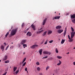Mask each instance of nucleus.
Here are the masks:
<instances>
[{"mask_svg": "<svg viewBox=\"0 0 75 75\" xmlns=\"http://www.w3.org/2000/svg\"><path fill=\"white\" fill-rule=\"evenodd\" d=\"M18 30V28H16L14 29L13 30H12L11 33V35L10 37H11V36L14 35L15 34H16V33H17Z\"/></svg>", "mask_w": 75, "mask_h": 75, "instance_id": "1", "label": "nucleus"}, {"mask_svg": "<svg viewBox=\"0 0 75 75\" xmlns=\"http://www.w3.org/2000/svg\"><path fill=\"white\" fill-rule=\"evenodd\" d=\"M71 29L72 31V32L71 33V38H72L74 37V35H75V32H74V29L72 27H71Z\"/></svg>", "mask_w": 75, "mask_h": 75, "instance_id": "2", "label": "nucleus"}, {"mask_svg": "<svg viewBox=\"0 0 75 75\" xmlns=\"http://www.w3.org/2000/svg\"><path fill=\"white\" fill-rule=\"evenodd\" d=\"M44 54H48V55H51V52H48L47 51H44L43 52Z\"/></svg>", "mask_w": 75, "mask_h": 75, "instance_id": "3", "label": "nucleus"}, {"mask_svg": "<svg viewBox=\"0 0 75 75\" xmlns=\"http://www.w3.org/2000/svg\"><path fill=\"white\" fill-rule=\"evenodd\" d=\"M60 17H61V16H56L55 17H53L52 18V20H54V19H55V20H56V19H59V18H60Z\"/></svg>", "mask_w": 75, "mask_h": 75, "instance_id": "4", "label": "nucleus"}, {"mask_svg": "<svg viewBox=\"0 0 75 75\" xmlns=\"http://www.w3.org/2000/svg\"><path fill=\"white\" fill-rule=\"evenodd\" d=\"M26 35L27 36H28V35L29 37H30V36H31V35H32V34H31V33L30 32H28L27 33Z\"/></svg>", "mask_w": 75, "mask_h": 75, "instance_id": "5", "label": "nucleus"}, {"mask_svg": "<svg viewBox=\"0 0 75 75\" xmlns=\"http://www.w3.org/2000/svg\"><path fill=\"white\" fill-rule=\"evenodd\" d=\"M38 47V45H33L32 46H30V47L31 48L34 49L35 48V47Z\"/></svg>", "mask_w": 75, "mask_h": 75, "instance_id": "6", "label": "nucleus"}, {"mask_svg": "<svg viewBox=\"0 0 75 75\" xmlns=\"http://www.w3.org/2000/svg\"><path fill=\"white\" fill-rule=\"evenodd\" d=\"M26 42V40H23L21 41V44H22V45H23L24 44H25V43Z\"/></svg>", "mask_w": 75, "mask_h": 75, "instance_id": "7", "label": "nucleus"}, {"mask_svg": "<svg viewBox=\"0 0 75 75\" xmlns=\"http://www.w3.org/2000/svg\"><path fill=\"white\" fill-rule=\"evenodd\" d=\"M62 27V26H61L58 25L56 27V29H57V30H59Z\"/></svg>", "mask_w": 75, "mask_h": 75, "instance_id": "8", "label": "nucleus"}, {"mask_svg": "<svg viewBox=\"0 0 75 75\" xmlns=\"http://www.w3.org/2000/svg\"><path fill=\"white\" fill-rule=\"evenodd\" d=\"M31 27H32L33 30H34V31H35V30H36V29H35V25H34L33 24H32L31 25Z\"/></svg>", "mask_w": 75, "mask_h": 75, "instance_id": "9", "label": "nucleus"}, {"mask_svg": "<svg viewBox=\"0 0 75 75\" xmlns=\"http://www.w3.org/2000/svg\"><path fill=\"white\" fill-rule=\"evenodd\" d=\"M47 21V18H45V19H44L42 23V25H45V23H46V21Z\"/></svg>", "mask_w": 75, "mask_h": 75, "instance_id": "10", "label": "nucleus"}, {"mask_svg": "<svg viewBox=\"0 0 75 75\" xmlns=\"http://www.w3.org/2000/svg\"><path fill=\"white\" fill-rule=\"evenodd\" d=\"M57 32L59 34H61L62 32H63V30H57Z\"/></svg>", "mask_w": 75, "mask_h": 75, "instance_id": "11", "label": "nucleus"}, {"mask_svg": "<svg viewBox=\"0 0 75 75\" xmlns=\"http://www.w3.org/2000/svg\"><path fill=\"white\" fill-rule=\"evenodd\" d=\"M68 37L69 40H70L69 41V42H71V41H73V40L72 39V38H70V37L69 36V35H68Z\"/></svg>", "mask_w": 75, "mask_h": 75, "instance_id": "12", "label": "nucleus"}, {"mask_svg": "<svg viewBox=\"0 0 75 75\" xmlns=\"http://www.w3.org/2000/svg\"><path fill=\"white\" fill-rule=\"evenodd\" d=\"M71 18H75V14H74L73 15H72V14L71 15Z\"/></svg>", "mask_w": 75, "mask_h": 75, "instance_id": "13", "label": "nucleus"}, {"mask_svg": "<svg viewBox=\"0 0 75 75\" xmlns=\"http://www.w3.org/2000/svg\"><path fill=\"white\" fill-rule=\"evenodd\" d=\"M43 31H44L43 30H42L40 31H38L37 32L36 34H40V33H42V32H43Z\"/></svg>", "mask_w": 75, "mask_h": 75, "instance_id": "14", "label": "nucleus"}, {"mask_svg": "<svg viewBox=\"0 0 75 75\" xmlns=\"http://www.w3.org/2000/svg\"><path fill=\"white\" fill-rule=\"evenodd\" d=\"M10 33V31H8L7 33L5 35V38H7V36L9 35V33Z\"/></svg>", "mask_w": 75, "mask_h": 75, "instance_id": "15", "label": "nucleus"}, {"mask_svg": "<svg viewBox=\"0 0 75 75\" xmlns=\"http://www.w3.org/2000/svg\"><path fill=\"white\" fill-rule=\"evenodd\" d=\"M42 49H40L39 51V52L40 53V55L42 54Z\"/></svg>", "mask_w": 75, "mask_h": 75, "instance_id": "16", "label": "nucleus"}, {"mask_svg": "<svg viewBox=\"0 0 75 75\" xmlns=\"http://www.w3.org/2000/svg\"><path fill=\"white\" fill-rule=\"evenodd\" d=\"M4 47L3 45H1V49L2 50V51H4Z\"/></svg>", "mask_w": 75, "mask_h": 75, "instance_id": "17", "label": "nucleus"}, {"mask_svg": "<svg viewBox=\"0 0 75 75\" xmlns=\"http://www.w3.org/2000/svg\"><path fill=\"white\" fill-rule=\"evenodd\" d=\"M7 55H6L5 56L4 58L3 59V60H5V61H6V60H7Z\"/></svg>", "mask_w": 75, "mask_h": 75, "instance_id": "18", "label": "nucleus"}, {"mask_svg": "<svg viewBox=\"0 0 75 75\" xmlns=\"http://www.w3.org/2000/svg\"><path fill=\"white\" fill-rule=\"evenodd\" d=\"M66 32H67V28H66V30L64 31V37H65V35L66 34Z\"/></svg>", "mask_w": 75, "mask_h": 75, "instance_id": "19", "label": "nucleus"}, {"mask_svg": "<svg viewBox=\"0 0 75 75\" xmlns=\"http://www.w3.org/2000/svg\"><path fill=\"white\" fill-rule=\"evenodd\" d=\"M65 40H64V39H62L61 42V44H63L64 43V42H65Z\"/></svg>", "mask_w": 75, "mask_h": 75, "instance_id": "20", "label": "nucleus"}, {"mask_svg": "<svg viewBox=\"0 0 75 75\" xmlns=\"http://www.w3.org/2000/svg\"><path fill=\"white\" fill-rule=\"evenodd\" d=\"M14 72H15L17 70V67H14L13 68Z\"/></svg>", "mask_w": 75, "mask_h": 75, "instance_id": "21", "label": "nucleus"}, {"mask_svg": "<svg viewBox=\"0 0 75 75\" xmlns=\"http://www.w3.org/2000/svg\"><path fill=\"white\" fill-rule=\"evenodd\" d=\"M59 63H58L57 64V65H58V66L60 65L61 64V63H62L61 61L59 60Z\"/></svg>", "mask_w": 75, "mask_h": 75, "instance_id": "22", "label": "nucleus"}, {"mask_svg": "<svg viewBox=\"0 0 75 75\" xmlns=\"http://www.w3.org/2000/svg\"><path fill=\"white\" fill-rule=\"evenodd\" d=\"M52 33V31H51V30L49 31L48 32V35H50V34H51V33Z\"/></svg>", "mask_w": 75, "mask_h": 75, "instance_id": "23", "label": "nucleus"}, {"mask_svg": "<svg viewBox=\"0 0 75 75\" xmlns=\"http://www.w3.org/2000/svg\"><path fill=\"white\" fill-rule=\"evenodd\" d=\"M47 33V31L45 32L42 34V36H44V35H45Z\"/></svg>", "mask_w": 75, "mask_h": 75, "instance_id": "24", "label": "nucleus"}, {"mask_svg": "<svg viewBox=\"0 0 75 75\" xmlns=\"http://www.w3.org/2000/svg\"><path fill=\"white\" fill-rule=\"evenodd\" d=\"M25 60H26V58H25L23 60V61L22 64H23L24 62L25 61Z\"/></svg>", "mask_w": 75, "mask_h": 75, "instance_id": "25", "label": "nucleus"}, {"mask_svg": "<svg viewBox=\"0 0 75 75\" xmlns=\"http://www.w3.org/2000/svg\"><path fill=\"white\" fill-rule=\"evenodd\" d=\"M23 47L24 48H25V47H27V45L26 44H23Z\"/></svg>", "mask_w": 75, "mask_h": 75, "instance_id": "26", "label": "nucleus"}, {"mask_svg": "<svg viewBox=\"0 0 75 75\" xmlns=\"http://www.w3.org/2000/svg\"><path fill=\"white\" fill-rule=\"evenodd\" d=\"M57 58H58L59 59H61V58H62V57L57 56Z\"/></svg>", "mask_w": 75, "mask_h": 75, "instance_id": "27", "label": "nucleus"}, {"mask_svg": "<svg viewBox=\"0 0 75 75\" xmlns=\"http://www.w3.org/2000/svg\"><path fill=\"white\" fill-rule=\"evenodd\" d=\"M72 21L73 23H75V19L72 20Z\"/></svg>", "mask_w": 75, "mask_h": 75, "instance_id": "28", "label": "nucleus"}, {"mask_svg": "<svg viewBox=\"0 0 75 75\" xmlns=\"http://www.w3.org/2000/svg\"><path fill=\"white\" fill-rule=\"evenodd\" d=\"M37 70L38 71H40V69L39 67H38L37 68Z\"/></svg>", "mask_w": 75, "mask_h": 75, "instance_id": "29", "label": "nucleus"}, {"mask_svg": "<svg viewBox=\"0 0 75 75\" xmlns=\"http://www.w3.org/2000/svg\"><path fill=\"white\" fill-rule=\"evenodd\" d=\"M25 64H26V62H25L22 65V66L24 67V66H25Z\"/></svg>", "mask_w": 75, "mask_h": 75, "instance_id": "30", "label": "nucleus"}, {"mask_svg": "<svg viewBox=\"0 0 75 75\" xmlns=\"http://www.w3.org/2000/svg\"><path fill=\"white\" fill-rule=\"evenodd\" d=\"M55 51L56 53H58V49H57V48L56 49Z\"/></svg>", "mask_w": 75, "mask_h": 75, "instance_id": "31", "label": "nucleus"}, {"mask_svg": "<svg viewBox=\"0 0 75 75\" xmlns=\"http://www.w3.org/2000/svg\"><path fill=\"white\" fill-rule=\"evenodd\" d=\"M9 62V61L7 60L5 62V63L7 64V63H8Z\"/></svg>", "mask_w": 75, "mask_h": 75, "instance_id": "32", "label": "nucleus"}, {"mask_svg": "<svg viewBox=\"0 0 75 75\" xmlns=\"http://www.w3.org/2000/svg\"><path fill=\"white\" fill-rule=\"evenodd\" d=\"M49 68H50V67L47 66L46 68V71H47V70H48V69H49Z\"/></svg>", "mask_w": 75, "mask_h": 75, "instance_id": "33", "label": "nucleus"}, {"mask_svg": "<svg viewBox=\"0 0 75 75\" xmlns=\"http://www.w3.org/2000/svg\"><path fill=\"white\" fill-rule=\"evenodd\" d=\"M36 64L37 65H40V63H39L38 62L37 63H36Z\"/></svg>", "mask_w": 75, "mask_h": 75, "instance_id": "34", "label": "nucleus"}, {"mask_svg": "<svg viewBox=\"0 0 75 75\" xmlns=\"http://www.w3.org/2000/svg\"><path fill=\"white\" fill-rule=\"evenodd\" d=\"M48 58V57L46 56L45 57H43L42 58V59H45V58Z\"/></svg>", "mask_w": 75, "mask_h": 75, "instance_id": "35", "label": "nucleus"}, {"mask_svg": "<svg viewBox=\"0 0 75 75\" xmlns=\"http://www.w3.org/2000/svg\"><path fill=\"white\" fill-rule=\"evenodd\" d=\"M18 72H19V70H16V74H17V73H18Z\"/></svg>", "mask_w": 75, "mask_h": 75, "instance_id": "36", "label": "nucleus"}, {"mask_svg": "<svg viewBox=\"0 0 75 75\" xmlns=\"http://www.w3.org/2000/svg\"><path fill=\"white\" fill-rule=\"evenodd\" d=\"M52 42H53V40H52L50 41H49V43H52Z\"/></svg>", "mask_w": 75, "mask_h": 75, "instance_id": "37", "label": "nucleus"}, {"mask_svg": "<svg viewBox=\"0 0 75 75\" xmlns=\"http://www.w3.org/2000/svg\"><path fill=\"white\" fill-rule=\"evenodd\" d=\"M9 46V45H8V46L6 47V49H5V50H7L8 48V47Z\"/></svg>", "mask_w": 75, "mask_h": 75, "instance_id": "38", "label": "nucleus"}, {"mask_svg": "<svg viewBox=\"0 0 75 75\" xmlns=\"http://www.w3.org/2000/svg\"><path fill=\"white\" fill-rule=\"evenodd\" d=\"M47 44V40L44 43V44Z\"/></svg>", "mask_w": 75, "mask_h": 75, "instance_id": "39", "label": "nucleus"}, {"mask_svg": "<svg viewBox=\"0 0 75 75\" xmlns=\"http://www.w3.org/2000/svg\"><path fill=\"white\" fill-rule=\"evenodd\" d=\"M25 71H27V72H28V71H27V68H25Z\"/></svg>", "mask_w": 75, "mask_h": 75, "instance_id": "40", "label": "nucleus"}, {"mask_svg": "<svg viewBox=\"0 0 75 75\" xmlns=\"http://www.w3.org/2000/svg\"><path fill=\"white\" fill-rule=\"evenodd\" d=\"M49 60H52V58L51 57L50 58H49Z\"/></svg>", "mask_w": 75, "mask_h": 75, "instance_id": "41", "label": "nucleus"}, {"mask_svg": "<svg viewBox=\"0 0 75 75\" xmlns=\"http://www.w3.org/2000/svg\"><path fill=\"white\" fill-rule=\"evenodd\" d=\"M55 72H58V70H57V69H56L55 70Z\"/></svg>", "mask_w": 75, "mask_h": 75, "instance_id": "42", "label": "nucleus"}, {"mask_svg": "<svg viewBox=\"0 0 75 75\" xmlns=\"http://www.w3.org/2000/svg\"><path fill=\"white\" fill-rule=\"evenodd\" d=\"M22 27H24V23H23L22 24Z\"/></svg>", "mask_w": 75, "mask_h": 75, "instance_id": "43", "label": "nucleus"}, {"mask_svg": "<svg viewBox=\"0 0 75 75\" xmlns=\"http://www.w3.org/2000/svg\"><path fill=\"white\" fill-rule=\"evenodd\" d=\"M39 74L40 75H42V73H40Z\"/></svg>", "mask_w": 75, "mask_h": 75, "instance_id": "44", "label": "nucleus"}, {"mask_svg": "<svg viewBox=\"0 0 75 75\" xmlns=\"http://www.w3.org/2000/svg\"><path fill=\"white\" fill-rule=\"evenodd\" d=\"M13 48V46H12L10 47V48Z\"/></svg>", "mask_w": 75, "mask_h": 75, "instance_id": "45", "label": "nucleus"}, {"mask_svg": "<svg viewBox=\"0 0 75 75\" xmlns=\"http://www.w3.org/2000/svg\"><path fill=\"white\" fill-rule=\"evenodd\" d=\"M43 42H44V41H43L42 42H41V44H43Z\"/></svg>", "mask_w": 75, "mask_h": 75, "instance_id": "46", "label": "nucleus"}, {"mask_svg": "<svg viewBox=\"0 0 75 75\" xmlns=\"http://www.w3.org/2000/svg\"><path fill=\"white\" fill-rule=\"evenodd\" d=\"M4 44L5 45H6V43H4Z\"/></svg>", "mask_w": 75, "mask_h": 75, "instance_id": "47", "label": "nucleus"}, {"mask_svg": "<svg viewBox=\"0 0 75 75\" xmlns=\"http://www.w3.org/2000/svg\"><path fill=\"white\" fill-rule=\"evenodd\" d=\"M73 64H74V65H75V62H74Z\"/></svg>", "mask_w": 75, "mask_h": 75, "instance_id": "48", "label": "nucleus"}, {"mask_svg": "<svg viewBox=\"0 0 75 75\" xmlns=\"http://www.w3.org/2000/svg\"><path fill=\"white\" fill-rule=\"evenodd\" d=\"M23 54H25V52H23Z\"/></svg>", "mask_w": 75, "mask_h": 75, "instance_id": "49", "label": "nucleus"}, {"mask_svg": "<svg viewBox=\"0 0 75 75\" xmlns=\"http://www.w3.org/2000/svg\"><path fill=\"white\" fill-rule=\"evenodd\" d=\"M69 52H68V53H67V54H69Z\"/></svg>", "mask_w": 75, "mask_h": 75, "instance_id": "50", "label": "nucleus"}, {"mask_svg": "<svg viewBox=\"0 0 75 75\" xmlns=\"http://www.w3.org/2000/svg\"><path fill=\"white\" fill-rule=\"evenodd\" d=\"M29 29V28L27 29V30H28V29Z\"/></svg>", "mask_w": 75, "mask_h": 75, "instance_id": "51", "label": "nucleus"}, {"mask_svg": "<svg viewBox=\"0 0 75 75\" xmlns=\"http://www.w3.org/2000/svg\"><path fill=\"white\" fill-rule=\"evenodd\" d=\"M12 28H13V26H12V28H11V29H12Z\"/></svg>", "mask_w": 75, "mask_h": 75, "instance_id": "52", "label": "nucleus"}, {"mask_svg": "<svg viewBox=\"0 0 75 75\" xmlns=\"http://www.w3.org/2000/svg\"><path fill=\"white\" fill-rule=\"evenodd\" d=\"M74 49H75V47L74 48Z\"/></svg>", "mask_w": 75, "mask_h": 75, "instance_id": "53", "label": "nucleus"}, {"mask_svg": "<svg viewBox=\"0 0 75 75\" xmlns=\"http://www.w3.org/2000/svg\"><path fill=\"white\" fill-rule=\"evenodd\" d=\"M1 62V60H0V62Z\"/></svg>", "mask_w": 75, "mask_h": 75, "instance_id": "54", "label": "nucleus"}, {"mask_svg": "<svg viewBox=\"0 0 75 75\" xmlns=\"http://www.w3.org/2000/svg\"><path fill=\"white\" fill-rule=\"evenodd\" d=\"M13 74H15V73H13Z\"/></svg>", "mask_w": 75, "mask_h": 75, "instance_id": "55", "label": "nucleus"}, {"mask_svg": "<svg viewBox=\"0 0 75 75\" xmlns=\"http://www.w3.org/2000/svg\"><path fill=\"white\" fill-rule=\"evenodd\" d=\"M11 44H13V42H12Z\"/></svg>", "mask_w": 75, "mask_h": 75, "instance_id": "56", "label": "nucleus"}, {"mask_svg": "<svg viewBox=\"0 0 75 75\" xmlns=\"http://www.w3.org/2000/svg\"><path fill=\"white\" fill-rule=\"evenodd\" d=\"M30 61H31V59H30Z\"/></svg>", "mask_w": 75, "mask_h": 75, "instance_id": "57", "label": "nucleus"}, {"mask_svg": "<svg viewBox=\"0 0 75 75\" xmlns=\"http://www.w3.org/2000/svg\"><path fill=\"white\" fill-rule=\"evenodd\" d=\"M55 13H56V12H55Z\"/></svg>", "mask_w": 75, "mask_h": 75, "instance_id": "58", "label": "nucleus"}, {"mask_svg": "<svg viewBox=\"0 0 75 75\" xmlns=\"http://www.w3.org/2000/svg\"><path fill=\"white\" fill-rule=\"evenodd\" d=\"M59 15H60V13H59Z\"/></svg>", "mask_w": 75, "mask_h": 75, "instance_id": "59", "label": "nucleus"}, {"mask_svg": "<svg viewBox=\"0 0 75 75\" xmlns=\"http://www.w3.org/2000/svg\"><path fill=\"white\" fill-rule=\"evenodd\" d=\"M9 31H11V30H9Z\"/></svg>", "mask_w": 75, "mask_h": 75, "instance_id": "60", "label": "nucleus"}, {"mask_svg": "<svg viewBox=\"0 0 75 75\" xmlns=\"http://www.w3.org/2000/svg\"><path fill=\"white\" fill-rule=\"evenodd\" d=\"M53 75H54V74H53Z\"/></svg>", "mask_w": 75, "mask_h": 75, "instance_id": "61", "label": "nucleus"}]
</instances>
